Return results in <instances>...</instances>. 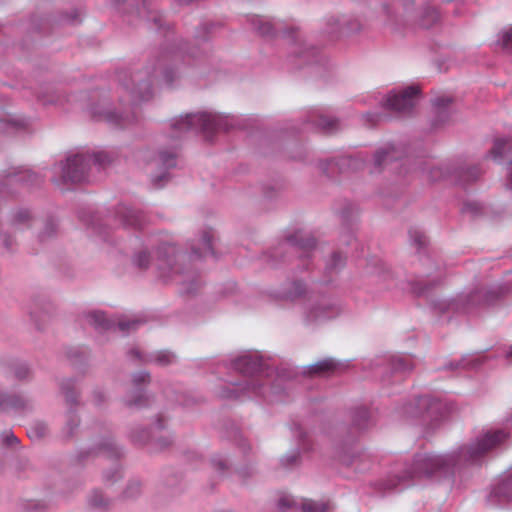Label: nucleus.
Wrapping results in <instances>:
<instances>
[{"label":"nucleus","mask_w":512,"mask_h":512,"mask_svg":"<svg viewBox=\"0 0 512 512\" xmlns=\"http://www.w3.org/2000/svg\"><path fill=\"white\" fill-rule=\"evenodd\" d=\"M509 436L505 429L487 431L469 444L445 454L419 452L411 463L378 483L384 493L401 491L421 479L440 480L453 476L463 469L479 465L486 455Z\"/></svg>","instance_id":"f257e3e1"},{"label":"nucleus","mask_w":512,"mask_h":512,"mask_svg":"<svg viewBox=\"0 0 512 512\" xmlns=\"http://www.w3.org/2000/svg\"><path fill=\"white\" fill-rule=\"evenodd\" d=\"M232 368L248 376L243 383L233 384L232 387L223 386L219 392V396L224 399H241L243 396H263L267 391L276 392L274 385L270 384L267 379L263 378L265 374L268 376L267 365L258 353H247L237 357L232 362Z\"/></svg>","instance_id":"f03ea898"},{"label":"nucleus","mask_w":512,"mask_h":512,"mask_svg":"<svg viewBox=\"0 0 512 512\" xmlns=\"http://www.w3.org/2000/svg\"><path fill=\"white\" fill-rule=\"evenodd\" d=\"M351 428L350 434L352 441L341 442L335 447V458L346 466L353 467L356 471H362L368 468V456L354 443V439L361 432L369 429L375 424L373 413L365 406H357L350 412Z\"/></svg>","instance_id":"7ed1b4c3"},{"label":"nucleus","mask_w":512,"mask_h":512,"mask_svg":"<svg viewBox=\"0 0 512 512\" xmlns=\"http://www.w3.org/2000/svg\"><path fill=\"white\" fill-rule=\"evenodd\" d=\"M403 413L407 417L419 419L429 429H434L446 416L447 407L440 399L424 395L405 404Z\"/></svg>","instance_id":"20e7f679"},{"label":"nucleus","mask_w":512,"mask_h":512,"mask_svg":"<svg viewBox=\"0 0 512 512\" xmlns=\"http://www.w3.org/2000/svg\"><path fill=\"white\" fill-rule=\"evenodd\" d=\"M221 122L220 116L208 113L189 114L173 123V129L178 132L200 130L208 137L210 133L222 128Z\"/></svg>","instance_id":"39448f33"},{"label":"nucleus","mask_w":512,"mask_h":512,"mask_svg":"<svg viewBox=\"0 0 512 512\" xmlns=\"http://www.w3.org/2000/svg\"><path fill=\"white\" fill-rule=\"evenodd\" d=\"M151 382V375L148 371H139L132 375V390L124 398V404L130 409H141L148 407L151 403L150 397L144 388Z\"/></svg>","instance_id":"423d86ee"},{"label":"nucleus","mask_w":512,"mask_h":512,"mask_svg":"<svg viewBox=\"0 0 512 512\" xmlns=\"http://www.w3.org/2000/svg\"><path fill=\"white\" fill-rule=\"evenodd\" d=\"M123 455V449L114 442L110 431L104 428L103 434L92 448L79 452L78 460L79 462H83L92 456H103L106 459L118 460L123 457Z\"/></svg>","instance_id":"0eeeda50"},{"label":"nucleus","mask_w":512,"mask_h":512,"mask_svg":"<svg viewBox=\"0 0 512 512\" xmlns=\"http://www.w3.org/2000/svg\"><path fill=\"white\" fill-rule=\"evenodd\" d=\"M91 156L76 154L68 157L66 163L61 166V178L65 183H79L86 179L88 164Z\"/></svg>","instance_id":"6e6552de"},{"label":"nucleus","mask_w":512,"mask_h":512,"mask_svg":"<svg viewBox=\"0 0 512 512\" xmlns=\"http://www.w3.org/2000/svg\"><path fill=\"white\" fill-rule=\"evenodd\" d=\"M128 356L137 360L139 364H154L159 367H167L177 362V355L166 349L144 354L137 348H132L129 350Z\"/></svg>","instance_id":"1a4fd4ad"},{"label":"nucleus","mask_w":512,"mask_h":512,"mask_svg":"<svg viewBox=\"0 0 512 512\" xmlns=\"http://www.w3.org/2000/svg\"><path fill=\"white\" fill-rule=\"evenodd\" d=\"M418 94V87L409 86L398 93L389 94L385 107L396 112L410 111L416 103Z\"/></svg>","instance_id":"9d476101"},{"label":"nucleus","mask_w":512,"mask_h":512,"mask_svg":"<svg viewBox=\"0 0 512 512\" xmlns=\"http://www.w3.org/2000/svg\"><path fill=\"white\" fill-rule=\"evenodd\" d=\"M129 438L136 444H149L151 452H161L170 447L173 443L171 436L153 437L151 431L148 429L132 430L129 434Z\"/></svg>","instance_id":"9b49d317"},{"label":"nucleus","mask_w":512,"mask_h":512,"mask_svg":"<svg viewBox=\"0 0 512 512\" xmlns=\"http://www.w3.org/2000/svg\"><path fill=\"white\" fill-rule=\"evenodd\" d=\"M347 368V365L341 361L336 360L335 358L328 357L318 362L308 365L304 374L308 376H331L341 371H344Z\"/></svg>","instance_id":"f8f14e48"},{"label":"nucleus","mask_w":512,"mask_h":512,"mask_svg":"<svg viewBox=\"0 0 512 512\" xmlns=\"http://www.w3.org/2000/svg\"><path fill=\"white\" fill-rule=\"evenodd\" d=\"M487 501L491 505L512 502V474L504 476L492 487Z\"/></svg>","instance_id":"ddd939ff"},{"label":"nucleus","mask_w":512,"mask_h":512,"mask_svg":"<svg viewBox=\"0 0 512 512\" xmlns=\"http://www.w3.org/2000/svg\"><path fill=\"white\" fill-rule=\"evenodd\" d=\"M33 408L32 401L19 394H8L0 391V411L27 412Z\"/></svg>","instance_id":"4468645a"},{"label":"nucleus","mask_w":512,"mask_h":512,"mask_svg":"<svg viewBox=\"0 0 512 512\" xmlns=\"http://www.w3.org/2000/svg\"><path fill=\"white\" fill-rule=\"evenodd\" d=\"M93 330L98 334L126 335L137 329L139 322H90Z\"/></svg>","instance_id":"2eb2a0df"},{"label":"nucleus","mask_w":512,"mask_h":512,"mask_svg":"<svg viewBox=\"0 0 512 512\" xmlns=\"http://www.w3.org/2000/svg\"><path fill=\"white\" fill-rule=\"evenodd\" d=\"M141 80V73H136L133 76V82H137V89L129 91V101L133 103L148 100L152 96L151 81L140 83Z\"/></svg>","instance_id":"dca6fc26"},{"label":"nucleus","mask_w":512,"mask_h":512,"mask_svg":"<svg viewBox=\"0 0 512 512\" xmlns=\"http://www.w3.org/2000/svg\"><path fill=\"white\" fill-rule=\"evenodd\" d=\"M60 390L63 394L69 409H74L79 405V392L76 390V381L73 378H67L60 382Z\"/></svg>","instance_id":"f3484780"},{"label":"nucleus","mask_w":512,"mask_h":512,"mask_svg":"<svg viewBox=\"0 0 512 512\" xmlns=\"http://www.w3.org/2000/svg\"><path fill=\"white\" fill-rule=\"evenodd\" d=\"M80 425V418L75 409H69L66 413V421L61 430L60 437L63 441H70L74 438Z\"/></svg>","instance_id":"a211bd4d"},{"label":"nucleus","mask_w":512,"mask_h":512,"mask_svg":"<svg viewBox=\"0 0 512 512\" xmlns=\"http://www.w3.org/2000/svg\"><path fill=\"white\" fill-rule=\"evenodd\" d=\"M66 358L71 366L78 371H84L87 366L88 352L81 347L69 348L66 351Z\"/></svg>","instance_id":"6ab92c4d"},{"label":"nucleus","mask_w":512,"mask_h":512,"mask_svg":"<svg viewBox=\"0 0 512 512\" xmlns=\"http://www.w3.org/2000/svg\"><path fill=\"white\" fill-rule=\"evenodd\" d=\"M484 362V358L481 355H465L458 361L448 363L446 369H472L479 367Z\"/></svg>","instance_id":"aec40b11"},{"label":"nucleus","mask_w":512,"mask_h":512,"mask_svg":"<svg viewBox=\"0 0 512 512\" xmlns=\"http://www.w3.org/2000/svg\"><path fill=\"white\" fill-rule=\"evenodd\" d=\"M88 505L96 511H106L111 506V499L107 498L102 491L94 489L87 498Z\"/></svg>","instance_id":"412c9836"},{"label":"nucleus","mask_w":512,"mask_h":512,"mask_svg":"<svg viewBox=\"0 0 512 512\" xmlns=\"http://www.w3.org/2000/svg\"><path fill=\"white\" fill-rule=\"evenodd\" d=\"M389 366L393 373H407L412 371L414 363L412 359L405 355H395L389 360Z\"/></svg>","instance_id":"4be33fe9"},{"label":"nucleus","mask_w":512,"mask_h":512,"mask_svg":"<svg viewBox=\"0 0 512 512\" xmlns=\"http://www.w3.org/2000/svg\"><path fill=\"white\" fill-rule=\"evenodd\" d=\"M213 233L211 230L204 231L201 239L202 250L199 247H193V254L197 257H206L208 255H214L212 247Z\"/></svg>","instance_id":"5701e85b"},{"label":"nucleus","mask_w":512,"mask_h":512,"mask_svg":"<svg viewBox=\"0 0 512 512\" xmlns=\"http://www.w3.org/2000/svg\"><path fill=\"white\" fill-rule=\"evenodd\" d=\"M49 434V428L46 423L37 421L31 425L28 430V436L33 440H40Z\"/></svg>","instance_id":"b1692460"},{"label":"nucleus","mask_w":512,"mask_h":512,"mask_svg":"<svg viewBox=\"0 0 512 512\" xmlns=\"http://www.w3.org/2000/svg\"><path fill=\"white\" fill-rule=\"evenodd\" d=\"M338 308L334 304L321 303L313 310V317L331 318L337 315Z\"/></svg>","instance_id":"393cba45"},{"label":"nucleus","mask_w":512,"mask_h":512,"mask_svg":"<svg viewBox=\"0 0 512 512\" xmlns=\"http://www.w3.org/2000/svg\"><path fill=\"white\" fill-rule=\"evenodd\" d=\"M93 117H95L99 120H102V119L106 120L109 123L114 124L116 126H120V127H125L128 123L131 122V120L128 117L124 118L122 116L117 115L114 112H111V111L106 112L103 115H98V116L95 113H93Z\"/></svg>","instance_id":"a878e982"},{"label":"nucleus","mask_w":512,"mask_h":512,"mask_svg":"<svg viewBox=\"0 0 512 512\" xmlns=\"http://www.w3.org/2000/svg\"><path fill=\"white\" fill-rule=\"evenodd\" d=\"M141 493V482L139 480H131L123 491V498L134 499Z\"/></svg>","instance_id":"bb28decb"},{"label":"nucleus","mask_w":512,"mask_h":512,"mask_svg":"<svg viewBox=\"0 0 512 512\" xmlns=\"http://www.w3.org/2000/svg\"><path fill=\"white\" fill-rule=\"evenodd\" d=\"M510 147L511 144L509 141L505 139H496L493 148L491 149V155L494 159H499L504 155L506 148Z\"/></svg>","instance_id":"cd10ccee"},{"label":"nucleus","mask_w":512,"mask_h":512,"mask_svg":"<svg viewBox=\"0 0 512 512\" xmlns=\"http://www.w3.org/2000/svg\"><path fill=\"white\" fill-rule=\"evenodd\" d=\"M328 505L325 502L307 500L302 503L303 512H326Z\"/></svg>","instance_id":"c85d7f7f"},{"label":"nucleus","mask_w":512,"mask_h":512,"mask_svg":"<svg viewBox=\"0 0 512 512\" xmlns=\"http://www.w3.org/2000/svg\"><path fill=\"white\" fill-rule=\"evenodd\" d=\"M157 165L161 164L165 168L174 167L176 164V153L161 152L156 159Z\"/></svg>","instance_id":"c756f323"},{"label":"nucleus","mask_w":512,"mask_h":512,"mask_svg":"<svg viewBox=\"0 0 512 512\" xmlns=\"http://www.w3.org/2000/svg\"><path fill=\"white\" fill-rule=\"evenodd\" d=\"M317 126H319L326 133H332L334 130H336L338 122L335 119H330L326 116H320L317 120Z\"/></svg>","instance_id":"7c9ffc66"},{"label":"nucleus","mask_w":512,"mask_h":512,"mask_svg":"<svg viewBox=\"0 0 512 512\" xmlns=\"http://www.w3.org/2000/svg\"><path fill=\"white\" fill-rule=\"evenodd\" d=\"M395 151L394 148H389L388 150H380L375 154V165L381 167L386 164L388 161L392 160Z\"/></svg>","instance_id":"2f4dec72"},{"label":"nucleus","mask_w":512,"mask_h":512,"mask_svg":"<svg viewBox=\"0 0 512 512\" xmlns=\"http://www.w3.org/2000/svg\"><path fill=\"white\" fill-rule=\"evenodd\" d=\"M498 297L496 291H477L476 293L472 294L470 296V301L474 303L475 301L479 300L480 298L484 299V302L486 304H490L494 299Z\"/></svg>","instance_id":"473e14b6"},{"label":"nucleus","mask_w":512,"mask_h":512,"mask_svg":"<svg viewBox=\"0 0 512 512\" xmlns=\"http://www.w3.org/2000/svg\"><path fill=\"white\" fill-rule=\"evenodd\" d=\"M300 460V452L298 450L293 451L292 453L286 454L281 458V465L284 468H291L299 463Z\"/></svg>","instance_id":"72a5a7b5"},{"label":"nucleus","mask_w":512,"mask_h":512,"mask_svg":"<svg viewBox=\"0 0 512 512\" xmlns=\"http://www.w3.org/2000/svg\"><path fill=\"white\" fill-rule=\"evenodd\" d=\"M142 215L139 212L136 211H129L128 215L125 216L124 221L127 225L135 227V228H141Z\"/></svg>","instance_id":"f704fd0d"},{"label":"nucleus","mask_w":512,"mask_h":512,"mask_svg":"<svg viewBox=\"0 0 512 512\" xmlns=\"http://www.w3.org/2000/svg\"><path fill=\"white\" fill-rule=\"evenodd\" d=\"M410 239L414 242V244L421 248L426 245L427 238L426 236L418 229H411L409 231Z\"/></svg>","instance_id":"c9c22d12"},{"label":"nucleus","mask_w":512,"mask_h":512,"mask_svg":"<svg viewBox=\"0 0 512 512\" xmlns=\"http://www.w3.org/2000/svg\"><path fill=\"white\" fill-rule=\"evenodd\" d=\"M501 45L503 49L512 53V27L501 33Z\"/></svg>","instance_id":"e433bc0d"},{"label":"nucleus","mask_w":512,"mask_h":512,"mask_svg":"<svg viewBox=\"0 0 512 512\" xmlns=\"http://www.w3.org/2000/svg\"><path fill=\"white\" fill-rule=\"evenodd\" d=\"M120 466L119 464H113V467L110 471H105L103 473V480L106 483H112L116 481L118 478H120Z\"/></svg>","instance_id":"4c0bfd02"},{"label":"nucleus","mask_w":512,"mask_h":512,"mask_svg":"<svg viewBox=\"0 0 512 512\" xmlns=\"http://www.w3.org/2000/svg\"><path fill=\"white\" fill-rule=\"evenodd\" d=\"M14 375L19 380H27L31 376V370L26 364H20L14 368Z\"/></svg>","instance_id":"58836bf2"},{"label":"nucleus","mask_w":512,"mask_h":512,"mask_svg":"<svg viewBox=\"0 0 512 512\" xmlns=\"http://www.w3.org/2000/svg\"><path fill=\"white\" fill-rule=\"evenodd\" d=\"M289 241L293 242L294 244L298 245L303 250H310L315 246V240L311 237L303 240H297L296 236L290 237Z\"/></svg>","instance_id":"ea45409f"},{"label":"nucleus","mask_w":512,"mask_h":512,"mask_svg":"<svg viewBox=\"0 0 512 512\" xmlns=\"http://www.w3.org/2000/svg\"><path fill=\"white\" fill-rule=\"evenodd\" d=\"M295 430H296V436L298 437V440H299L300 447L304 451H309L310 447L306 444V440H305L306 432H304L303 429L298 424L295 425Z\"/></svg>","instance_id":"a19ab883"},{"label":"nucleus","mask_w":512,"mask_h":512,"mask_svg":"<svg viewBox=\"0 0 512 512\" xmlns=\"http://www.w3.org/2000/svg\"><path fill=\"white\" fill-rule=\"evenodd\" d=\"M46 506L36 501H29L24 506V512H43Z\"/></svg>","instance_id":"79ce46f5"},{"label":"nucleus","mask_w":512,"mask_h":512,"mask_svg":"<svg viewBox=\"0 0 512 512\" xmlns=\"http://www.w3.org/2000/svg\"><path fill=\"white\" fill-rule=\"evenodd\" d=\"M295 504L294 500L289 496H283L278 500L277 507L280 511L284 512L287 509L293 507Z\"/></svg>","instance_id":"37998d69"},{"label":"nucleus","mask_w":512,"mask_h":512,"mask_svg":"<svg viewBox=\"0 0 512 512\" xmlns=\"http://www.w3.org/2000/svg\"><path fill=\"white\" fill-rule=\"evenodd\" d=\"M2 442L4 445L12 447L18 443V438L11 431L2 434Z\"/></svg>","instance_id":"c03bdc74"},{"label":"nucleus","mask_w":512,"mask_h":512,"mask_svg":"<svg viewBox=\"0 0 512 512\" xmlns=\"http://www.w3.org/2000/svg\"><path fill=\"white\" fill-rule=\"evenodd\" d=\"M211 462H212L213 467L219 472H224L225 470L228 469V465H227L225 459H223L221 456L213 457Z\"/></svg>","instance_id":"a18cd8bd"},{"label":"nucleus","mask_w":512,"mask_h":512,"mask_svg":"<svg viewBox=\"0 0 512 512\" xmlns=\"http://www.w3.org/2000/svg\"><path fill=\"white\" fill-rule=\"evenodd\" d=\"M93 162L95 164H98L100 166H105L107 163L110 162L109 155L105 152H98L93 155Z\"/></svg>","instance_id":"49530a36"},{"label":"nucleus","mask_w":512,"mask_h":512,"mask_svg":"<svg viewBox=\"0 0 512 512\" xmlns=\"http://www.w3.org/2000/svg\"><path fill=\"white\" fill-rule=\"evenodd\" d=\"M106 400L105 394L101 390H94L92 393V401L95 406H101Z\"/></svg>","instance_id":"de8ad7c7"},{"label":"nucleus","mask_w":512,"mask_h":512,"mask_svg":"<svg viewBox=\"0 0 512 512\" xmlns=\"http://www.w3.org/2000/svg\"><path fill=\"white\" fill-rule=\"evenodd\" d=\"M344 258L341 253H333L331 257V264L329 266V269H336L337 267L341 266L343 264Z\"/></svg>","instance_id":"09e8293b"},{"label":"nucleus","mask_w":512,"mask_h":512,"mask_svg":"<svg viewBox=\"0 0 512 512\" xmlns=\"http://www.w3.org/2000/svg\"><path fill=\"white\" fill-rule=\"evenodd\" d=\"M258 30L262 35H267V36L274 35L273 26L269 22L260 24V26L258 27Z\"/></svg>","instance_id":"8fccbe9b"},{"label":"nucleus","mask_w":512,"mask_h":512,"mask_svg":"<svg viewBox=\"0 0 512 512\" xmlns=\"http://www.w3.org/2000/svg\"><path fill=\"white\" fill-rule=\"evenodd\" d=\"M136 262L139 267L145 268L149 262V255L146 252H141L137 256Z\"/></svg>","instance_id":"3c124183"},{"label":"nucleus","mask_w":512,"mask_h":512,"mask_svg":"<svg viewBox=\"0 0 512 512\" xmlns=\"http://www.w3.org/2000/svg\"><path fill=\"white\" fill-rule=\"evenodd\" d=\"M481 174V171L477 167H473L466 172V178L468 181L476 180Z\"/></svg>","instance_id":"603ef678"},{"label":"nucleus","mask_w":512,"mask_h":512,"mask_svg":"<svg viewBox=\"0 0 512 512\" xmlns=\"http://www.w3.org/2000/svg\"><path fill=\"white\" fill-rule=\"evenodd\" d=\"M165 428V418L162 415H158L154 424L155 430H163Z\"/></svg>","instance_id":"864d4df0"},{"label":"nucleus","mask_w":512,"mask_h":512,"mask_svg":"<svg viewBox=\"0 0 512 512\" xmlns=\"http://www.w3.org/2000/svg\"><path fill=\"white\" fill-rule=\"evenodd\" d=\"M90 317H91V320H96V321L107 320L106 319V315L103 312H101V311H94V312H92Z\"/></svg>","instance_id":"5fc2aeb1"},{"label":"nucleus","mask_w":512,"mask_h":512,"mask_svg":"<svg viewBox=\"0 0 512 512\" xmlns=\"http://www.w3.org/2000/svg\"><path fill=\"white\" fill-rule=\"evenodd\" d=\"M451 102V99L448 97L438 98L435 100V105L437 107L447 106Z\"/></svg>","instance_id":"6e6d98bb"},{"label":"nucleus","mask_w":512,"mask_h":512,"mask_svg":"<svg viewBox=\"0 0 512 512\" xmlns=\"http://www.w3.org/2000/svg\"><path fill=\"white\" fill-rule=\"evenodd\" d=\"M293 286H294V289H295V295L296 296H300L305 291L304 284H302L300 282L294 283Z\"/></svg>","instance_id":"4d7b16f0"},{"label":"nucleus","mask_w":512,"mask_h":512,"mask_svg":"<svg viewBox=\"0 0 512 512\" xmlns=\"http://www.w3.org/2000/svg\"><path fill=\"white\" fill-rule=\"evenodd\" d=\"M503 355L508 361L512 362V345L503 351Z\"/></svg>","instance_id":"13d9d810"},{"label":"nucleus","mask_w":512,"mask_h":512,"mask_svg":"<svg viewBox=\"0 0 512 512\" xmlns=\"http://www.w3.org/2000/svg\"><path fill=\"white\" fill-rule=\"evenodd\" d=\"M166 476H167V475H163L164 484H165L166 486H168V487H173V486L175 485V482H176V480H175V475H172V478H173V479H172L171 481H170V480H168V479H166Z\"/></svg>","instance_id":"bf43d9fd"},{"label":"nucleus","mask_w":512,"mask_h":512,"mask_svg":"<svg viewBox=\"0 0 512 512\" xmlns=\"http://www.w3.org/2000/svg\"><path fill=\"white\" fill-rule=\"evenodd\" d=\"M163 77L165 79V81L167 83H171L172 82V77H170V72L169 71H164L163 72Z\"/></svg>","instance_id":"052dcab7"},{"label":"nucleus","mask_w":512,"mask_h":512,"mask_svg":"<svg viewBox=\"0 0 512 512\" xmlns=\"http://www.w3.org/2000/svg\"><path fill=\"white\" fill-rule=\"evenodd\" d=\"M92 430L93 432L97 431V430H100V426L99 424H96L95 426L92 427Z\"/></svg>","instance_id":"680f3d73"},{"label":"nucleus","mask_w":512,"mask_h":512,"mask_svg":"<svg viewBox=\"0 0 512 512\" xmlns=\"http://www.w3.org/2000/svg\"><path fill=\"white\" fill-rule=\"evenodd\" d=\"M19 215H20V216H22V215H23V216H25V217H28V214H27V213H20Z\"/></svg>","instance_id":"e2e57ef3"}]
</instances>
